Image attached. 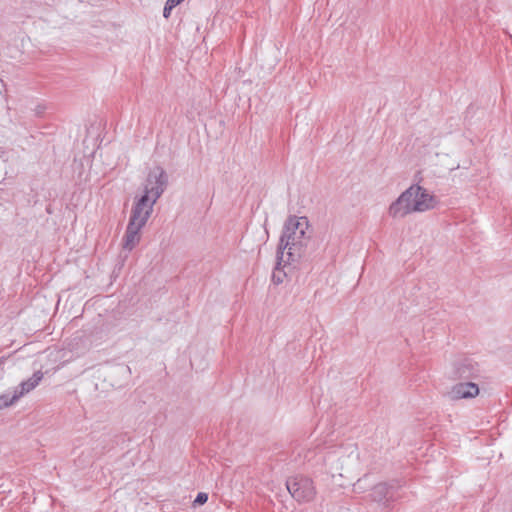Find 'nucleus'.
<instances>
[{
  "mask_svg": "<svg viewBox=\"0 0 512 512\" xmlns=\"http://www.w3.org/2000/svg\"><path fill=\"white\" fill-rule=\"evenodd\" d=\"M44 374L42 371H36L29 379L22 381L13 393V400L18 401L21 397L34 390L43 379Z\"/></svg>",
  "mask_w": 512,
  "mask_h": 512,
  "instance_id": "8",
  "label": "nucleus"
},
{
  "mask_svg": "<svg viewBox=\"0 0 512 512\" xmlns=\"http://www.w3.org/2000/svg\"><path fill=\"white\" fill-rule=\"evenodd\" d=\"M207 500H208V495L206 493L200 492V493H198L194 503L202 505V504L206 503Z\"/></svg>",
  "mask_w": 512,
  "mask_h": 512,
  "instance_id": "13",
  "label": "nucleus"
},
{
  "mask_svg": "<svg viewBox=\"0 0 512 512\" xmlns=\"http://www.w3.org/2000/svg\"><path fill=\"white\" fill-rule=\"evenodd\" d=\"M435 206L434 197L419 185H412L393 201L388 209L392 218H404L414 212H424Z\"/></svg>",
  "mask_w": 512,
  "mask_h": 512,
  "instance_id": "3",
  "label": "nucleus"
},
{
  "mask_svg": "<svg viewBox=\"0 0 512 512\" xmlns=\"http://www.w3.org/2000/svg\"><path fill=\"white\" fill-rule=\"evenodd\" d=\"M320 459L331 476L349 474L358 466L359 453L355 444L340 447H325L319 451Z\"/></svg>",
  "mask_w": 512,
  "mask_h": 512,
  "instance_id": "4",
  "label": "nucleus"
},
{
  "mask_svg": "<svg viewBox=\"0 0 512 512\" xmlns=\"http://www.w3.org/2000/svg\"><path fill=\"white\" fill-rule=\"evenodd\" d=\"M0 158H4V153L0 151Z\"/></svg>",
  "mask_w": 512,
  "mask_h": 512,
  "instance_id": "15",
  "label": "nucleus"
},
{
  "mask_svg": "<svg viewBox=\"0 0 512 512\" xmlns=\"http://www.w3.org/2000/svg\"><path fill=\"white\" fill-rule=\"evenodd\" d=\"M287 264L282 263L281 265H278V262L276 263L275 270L272 274V281L275 284H281L283 282L284 277L286 276L285 272L282 271V266H286Z\"/></svg>",
  "mask_w": 512,
  "mask_h": 512,
  "instance_id": "10",
  "label": "nucleus"
},
{
  "mask_svg": "<svg viewBox=\"0 0 512 512\" xmlns=\"http://www.w3.org/2000/svg\"><path fill=\"white\" fill-rule=\"evenodd\" d=\"M183 0H167L164 10H163V16L165 18H168L170 16V13L174 7H176L178 4H180Z\"/></svg>",
  "mask_w": 512,
  "mask_h": 512,
  "instance_id": "11",
  "label": "nucleus"
},
{
  "mask_svg": "<svg viewBox=\"0 0 512 512\" xmlns=\"http://www.w3.org/2000/svg\"><path fill=\"white\" fill-rule=\"evenodd\" d=\"M479 373L477 363L469 358L459 360L455 363V376L460 379H470Z\"/></svg>",
  "mask_w": 512,
  "mask_h": 512,
  "instance_id": "9",
  "label": "nucleus"
},
{
  "mask_svg": "<svg viewBox=\"0 0 512 512\" xmlns=\"http://www.w3.org/2000/svg\"><path fill=\"white\" fill-rule=\"evenodd\" d=\"M305 457H306L309 461L312 459V457H310V456H309V454H307Z\"/></svg>",
  "mask_w": 512,
  "mask_h": 512,
  "instance_id": "14",
  "label": "nucleus"
},
{
  "mask_svg": "<svg viewBox=\"0 0 512 512\" xmlns=\"http://www.w3.org/2000/svg\"><path fill=\"white\" fill-rule=\"evenodd\" d=\"M286 488L290 495L299 503L310 502L316 496L313 481L305 476L290 477L286 481Z\"/></svg>",
  "mask_w": 512,
  "mask_h": 512,
  "instance_id": "5",
  "label": "nucleus"
},
{
  "mask_svg": "<svg viewBox=\"0 0 512 512\" xmlns=\"http://www.w3.org/2000/svg\"><path fill=\"white\" fill-rule=\"evenodd\" d=\"M479 394V387L473 382H460L451 387L446 396L452 400L471 399Z\"/></svg>",
  "mask_w": 512,
  "mask_h": 512,
  "instance_id": "7",
  "label": "nucleus"
},
{
  "mask_svg": "<svg viewBox=\"0 0 512 512\" xmlns=\"http://www.w3.org/2000/svg\"><path fill=\"white\" fill-rule=\"evenodd\" d=\"M371 499L383 510H388L391 503L400 498L398 487L379 483L375 485L370 493Z\"/></svg>",
  "mask_w": 512,
  "mask_h": 512,
  "instance_id": "6",
  "label": "nucleus"
},
{
  "mask_svg": "<svg viewBox=\"0 0 512 512\" xmlns=\"http://www.w3.org/2000/svg\"><path fill=\"white\" fill-rule=\"evenodd\" d=\"M15 402L16 401L13 400V396L9 398L8 395H5V394L1 395L0 396V410L13 405Z\"/></svg>",
  "mask_w": 512,
  "mask_h": 512,
  "instance_id": "12",
  "label": "nucleus"
},
{
  "mask_svg": "<svg viewBox=\"0 0 512 512\" xmlns=\"http://www.w3.org/2000/svg\"><path fill=\"white\" fill-rule=\"evenodd\" d=\"M168 182L162 168H155L147 177L144 194L135 202L123 237V248L131 251L139 243L140 231L153 212V206L165 191Z\"/></svg>",
  "mask_w": 512,
  "mask_h": 512,
  "instance_id": "1",
  "label": "nucleus"
},
{
  "mask_svg": "<svg viewBox=\"0 0 512 512\" xmlns=\"http://www.w3.org/2000/svg\"><path fill=\"white\" fill-rule=\"evenodd\" d=\"M308 228L306 217L293 216L286 220L277 249L278 265L289 264L303 256L310 240Z\"/></svg>",
  "mask_w": 512,
  "mask_h": 512,
  "instance_id": "2",
  "label": "nucleus"
}]
</instances>
